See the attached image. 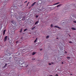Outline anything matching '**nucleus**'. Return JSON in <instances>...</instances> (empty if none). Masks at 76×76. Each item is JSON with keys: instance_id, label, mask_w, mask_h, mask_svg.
I'll use <instances>...</instances> for the list:
<instances>
[{"instance_id": "f257e3e1", "label": "nucleus", "mask_w": 76, "mask_h": 76, "mask_svg": "<svg viewBox=\"0 0 76 76\" xmlns=\"http://www.w3.org/2000/svg\"><path fill=\"white\" fill-rule=\"evenodd\" d=\"M25 62H23V63H19V65L20 66H21V67H23V66H25L26 67H27L28 66V65H27L26 66V64H25Z\"/></svg>"}, {"instance_id": "f03ea898", "label": "nucleus", "mask_w": 76, "mask_h": 76, "mask_svg": "<svg viewBox=\"0 0 76 76\" xmlns=\"http://www.w3.org/2000/svg\"><path fill=\"white\" fill-rule=\"evenodd\" d=\"M14 16H15V18H16V19H18L19 18V19H20V18H21L20 17L18 16V14H14Z\"/></svg>"}, {"instance_id": "7ed1b4c3", "label": "nucleus", "mask_w": 76, "mask_h": 76, "mask_svg": "<svg viewBox=\"0 0 76 76\" xmlns=\"http://www.w3.org/2000/svg\"><path fill=\"white\" fill-rule=\"evenodd\" d=\"M22 39H21L19 40L18 41L16 42V43L17 44L18 42V43H21L22 42Z\"/></svg>"}, {"instance_id": "20e7f679", "label": "nucleus", "mask_w": 76, "mask_h": 76, "mask_svg": "<svg viewBox=\"0 0 76 76\" xmlns=\"http://www.w3.org/2000/svg\"><path fill=\"white\" fill-rule=\"evenodd\" d=\"M11 23L13 24L14 25H16V23L15 22V21L14 20H12L11 21Z\"/></svg>"}, {"instance_id": "39448f33", "label": "nucleus", "mask_w": 76, "mask_h": 76, "mask_svg": "<svg viewBox=\"0 0 76 76\" xmlns=\"http://www.w3.org/2000/svg\"><path fill=\"white\" fill-rule=\"evenodd\" d=\"M7 37H8L7 36H6L4 38V42H6V41L7 40Z\"/></svg>"}, {"instance_id": "423d86ee", "label": "nucleus", "mask_w": 76, "mask_h": 76, "mask_svg": "<svg viewBox=\"0 0 76 76\" xmlns=\"http://www.w3.org/2000/svg\"><path fill=\"white\" fill-rule=\"evenodd\" d=\"M13 9H17L18 8V7L16 6H14L12 7Z\"/></svg>"}, {"instance_id": "0eeeda50", "label": "nucleus", "mask_w": 76, "mask_h": 76, "mask_svg": "<svg viewBox=\"0 0 76 76\" xmlns=\"http://www.w3.org/2000/svg\"><path fill=\"white\" fill-rule=\"evenodd\" d=\"M7 54H8H8H5V55H6V56H10V55H11V54H10V53H7Z\"/></svg>"}, {"instance_id": "6e6552de", "label": "nucleus", "mask_w": 76, "mask_h": 76, "mask_svg": "<svg viewBox=\"0 0 76 76\" xmlns=\"http://www.w3.org/2000/svg\"><path fill=\"white\" fill-rule=\"evenodd\" d=\"M54 28H58V29H61V27H59L58 26H56L54 27Z\"/></svg>"}, {"instance_id": "1a4fd4ad", "label": "nucleus", "mask_w": 76, "mask_h": 76, "mask_svg": "<svg viewBox=\"0 0 76 76\" xmlns=\"http://www.w3.org/2000/svg\"><path fill=\"white\" fill-rule=\"evenodd\" d=\"M35 3H36V2H34V3H33L32 4H31V7L34 6V5H35Z\"/></svg>"}, {"instance_id": "9d476101", "label": "nucleus", "mask_w": 76, "mask_h": 76, "mask_svg": "<svg viewBox=\"0 0 76 76\" xmlns=\"http://www.w3.org/2000/svg\"><path fill=\"white\" fill-rule=\"evenodd\" d=\"M36 53H37L36 52H33L32 53V56H34V55H35V54H36Z\"/></svg>"}, {"instance_id": "9b49d317", "label": "nucleus", "mask_w": 76, "mask_h": 76, "mask_svg": "<svg viewBox=\"0 0 76 76\" xmlns=\"http://www.w3.org/2000/svg\"><path fill=\"white\" fill-rule=\"evenodd\" d=\"M59 3H60L59 2H58V3H57L54 4H53V5H57L58 4H59Z\"/></svg>"}, {"instance_id": "f8f14e48", "label": "nucleus", "mask_w": 76, "mask_h": 76, "mask_svg": "<svg viewBox=\"0 0 76 76\" xmlns=\"http://www.w3.org/2000/svg\"><path fill=\"white\" fill-rule=\"evenodd\" d=\"M6 30H4L3 32V35H4V34H5V32H6Z\"/></svg>"}, {"instance_id": "ddd939ff", "label": "nucleus", "mask_w": 76, "mask_h": 76, "mask_svg": "<svg viewBox=\"0 0 76 76\" xmlns=\"http://www.w3.org/2000/svg\"><path fill=\"white\" fill-rule=\"evenodd\" d=\"M39 21H37L35 23V25H37V24H38V23H39Z\"/></svg>"}, {"instance_id": "4468645a", "label": "nucleus", "mask_w": 76, "mask_h": 76, "mask_svg": "<svg viewBox=\"0 0 76 76\" xmlns=\"http://www.w3.org/2000/svg\"><path fill=\"white\" fill-rule=\"evenodd\" d=\"M71 29H72V30H74L75 31H76V28H72Z\"/></svg>"}, {"instance_id": "2eb2a0df", "label": "nucleus", "mask_w": 76, "mask_h": 76, "mask_svg": "<svg viewBox=\"0 0 76 76\" xmlns=\"http://www.w3.org/2000/svg\"><path fill=\"white\" fill-rule=\"evenodd\" d=\"M22 29H23V28H21V29H20V31H19V32H20V33H21V32H22Z\"/></svg>"}, {"instance_id": "dca6fc26", "label": "nucleus", "mask_w": 76, "mask_h": 76, "mask_svg": "<svg viewBox=\"0 0 76 76\" xmlns=\"http://www.w3.org/2000/svg\"><path fill=\"white\" fill-rule=\"evenodd\" d=\"M25 17H23L22 20H25Z\"/></svg>"}, {"instance_id": "f3484780", "label": "nucleus", "mask_w": 76, "mask_h": 76, "mask_svg": "<svg viewBox=\"0 0 76 76\" xmlns=\"http://www.w3.org/2000/svg\"><path fill=\"white\" fill-rule=\"evenodd\" d=\"M37 39H38V38H36V40L34 41V42L35 43V42H36L37 41Z\"/></svg>"}, {"instance_id": "a211bd4d", "label": "nucleus", "mask_w": 76, "mask_h": 76, "mask_svg": "<svg viewBox=\"0 0 76 76\" xmlns=\"http://www.w3.org/2000/svg\"><path fill=\"white\" fill-rule=\"evenodd\" d=\"M49 37V35L47 36L46 37V39H47V38H48V37Z\"/></svg>"}, {"instance_id": "6ab92c4d", "label": "nucleus", "mask_w": 76, "mask_h": 76, "mask_svg": "<svg viewBox=\"0 0 76 76\" xmlns=\"http://www.w3.org/2000/svg\"><path fill=\"white\" fill-rule=\"evenodd\" d=\"M35 28V27H33V28H32V30H33Z\"/></svg>"}, {"instance_id": "aec40b11", "label": "nucleus", "mask_w": 76, "mask_h": 76, "mask_svg": "<svg viewBox=\"0 0 76 76\" xmlns=\"http://www.w3.org/2000/svg\"><path fill=\"white\" fill-rule=\"evenodd\" d=\"M61 6V4H59L56 6L57 7H59V6Z\"/></svg>"}, {"instance_id": "412c9836", "label": "nucleus", "mask_w": 76, "mask_h": 76, "mask_svg": "<svg viewBox=\"0 0 76 76\" xmlns=\"http://www.w3.org/2000/svg\"><path fill=\"white\" fill-rule=\"evenodd\" d=\"M27 30H28V29L27 28H26L24 30V32H25V31H27Z\"/></svg>"}, {"instance_id": "4be33fe9", "label": "nucleus", "mask_w": 76, "mask_h": 76, "mask_svg": "<svg viewBox=\"0 0 76 76\" xmlns=\"http://www.w3.org/2000/svg\"><path fill=\"white\" fill-rule=\"evenodd\" d=\"M50 27H53V24H52L51 25H50Z\"/></svg>"}, {"instance_id": "5701e85b", "label": "nucleus", "mask_w": 76, "mask_h": 76, "mask_svg": "<svg viewBox=\"0 0 76 76\" xmlns=\"http://www.w3.org/2000/svg\"><path fill=\"white\" fill-rule=\"evenodd\" d=\"M38 17V15H36V18H37Z\"/></svg>"}, {"instance_id": "b1692460", "label": "nucleus", "mask_w": 76, "mask_h": 76, "mask_svg": "<svg viewBox=\"0 0 76 76\" xmlns=\"http://www.w3.org/2000/svg\"><path fill=\"white\" fill-rule=\"evenodd\" d=\"M73 23H76V21H73Z\"/></svg>"}, {"instance_id": "393cba45", "label": "nucleus", "mask_w": 76, "mask_h": 76, "mask_svg": "<svg viewBox=\"0 0 76 76\" xmlns=\"http://www.w3.org/2000/svg\"><path fill=\"white\" fill-rule=\"evenodd\" d=\"M6 11V10L5 9V10H4V11H3V12L4 13V12H5V11Z\"/></svg>"}, {"instance_id": "a878e982", "label": "nucleus", "mask_w": 76, "mask_h": 76, "mask_svg": "<svg viewBox=\"0 0 76 76\" xmlns=\"http://www.w3.org/2000/svg\"><path fill=\"white\" fill-rule=\"evenodd\" d=\"M42 9H43V10L45 9V8H44V7H42Z\"/></svg>"}, {"instance_id": "bb28decb", "label": "nucleus", "mask_w": 76, "mask_h": 76, "mask_svg": "<svg viewBox=\"0 0 76 76\" xmlns=\"http://www.w3.org/2000/svg\"><path fill=\"white\" fill-rule=\"evenodd\" d=\"M70 57H67V59H70Z\"/></svg>"}, {"instance_id": "cd10ccee", "label": "nucleus", "mask_w": 76, "mask_h": 76, "mask_svg": "<svg viewBox=\"0 0 76 76\" xmlns=\"http://www.w3.org/2000/svg\"><path fill=\"white\" fill-rule=\"evenodd\" d=\"M35 58H33L32 59V60H35Z\"/></svg>"}, {"instance_id": "c85d7f7f", "label": "nucleus", "mask_w": 76, "mask_h": 76, "mask_svg": "<svg viewBox=\"0 0 76 76\" xmlns=\"http://www.w3.org/2000/svg\"><path fill=\"white\" fill-rule=\"evenodd\" d=\"M27 1H26L24 2V3H27Z\"/></svg>"}, {"instance_id": "c756f323", "label": "nucleus", "mask_w": 76, "mask_h": 76, "mask_svg": "<svg viewBox=\"0 0 76 76\" xmlns=\"http://www.w3.org/2000/svg\"><path fill=\"white\" fill-rule=\"evenodd\" d=\"M7 66V64H5V66H4V67H5V66Z\"/></svg>"}, {"instance_id": "7c9ffc66", "label": "nucleus", "mask_w": 76, "mask_h": 76, "mask_svg": "<svg viewBox=\"0 0 76 76\" xmlns=\"http://www.w3.org/2000/svg\"><path fill=\"white\" fill-rule=\"evenodd\" d=\"M49 65H51V63L49 64Z\"/></svg>"}, {"instance_id": "2f4dec72", "label": "nucleus", "mask_w": 76, "mask_h": 76, "mask_svg": "<svg viewBox=\"0 0 76 76\" xmlns=\"http://www.w3.org/2000/svg\"><path fill=\"white\" fill-rule=\"evenodd\" d=\"M69 43H72V42H69Z\"/></svg>"}, {"instance_id": "473e14b6", "label": "nucleus", "mask_w": 76, "mask_h": 76, "mask_svg": "<svg viewBox=\"0 0 76 76\" xmlns=\"http://www.w3.org/2000/svg\"><path fill=\"white\" fill-rule=\"evenodd\" d=\"M55 76H58V75H57V74H56V75H55Z\"/></svg>"}, {"instance_id": "72a5a7b5", "label": "nucleus", "mask_w": 76, "mask_h": 76, "mask_svg": "<svg viewBox=\"0 0 76 76\" xmlns=\"http://www.w3.org/2000/svg\"><path fill=\"white\" fill-rule=\"evenodd\" d=\"M28 4H27V6H28Z\"/></svg>"}, {"instance_id": "f704fd0d", "label": "nucleus", "mask_w": 76, "mask_h": 76, "mask_svg": "<svg viewBox=\"0 0 76 76\" xmlns=\"http://www.w3.org/2000/svg\"><path fill=\"white\" fill-rule=\"evenodd\" d=\"M62 64H63V62H62Z\"/></svg>"}, {"instance_id": "c9c22d12", "label": "nucleus", "mask_w": 76, "mask_h": 76, "mask_svg": "<svg viewBox=\"0 0 76 76\" xmlns=\"http://www.w3.org/2000/svg\"><path fill=\"white\" fill-rule=\"evenodd\" d=\"M51 63H52V64H54V63H53V62H52Z\"/></svg>"}, {"instance_id": "e433bc0d", "label": "nucleus", "mask_w": 76, "mask_h": 76, "mask_svg": "<svg viewBox=\"0 0 76 76\" xmlns=\"http://www.w3.org/2000/svg\"><path fill=\"white\" fill-rule=\"evenodd\" d=\"M42 50V49H40V51H41Z\"/></svg>"}, {"instance_id": "4c0bfd02", "label": "nucleus", "mask_w": 76, "mask_h": 76, "mask_svg": "<svg viewBox=\"0 0 76 76\" xmlns=\"http://www.w3.org/2000/svg\"><path fill=\"white\" fill-rule=\"evenodd\" d=\"M65 53H67V52L66 51V52H65Z\"/></svg>"}, {"instance_id": "58836bf2", "label": "nucleus", "mask_w": 76, "mask_h": 76, "mask_svg": "<svg viewBox=\"0 0 76 76\" xmlns=\"http://www.w3.org/2000/svg\"><path fill=\"white\" fill-rule=\"evenodd\" d=\"M71 75H72V74H70Z\"/></svg>"}, {"instance_id": "ea45409f", "label": "nucleus", "mask_w": 76, "mask_h": 76, "mask_svg": "<svg viewBox=\"0 0 76 76\" xmlns=\"http://www.w3.org/2000/svg\"><path fill=\"white\" fill-rule=\"evenodd\" d=\"M50 76H53V75H50Z\"/></svg>"}, {"instance_id": "a19ab883", "label": "nucleus", "mask_w": 76, "mask_h": 76, "mask_svg": "<svg viewBox=\"0 0 76 76\" xmlns=\"http://www.w3.org/2000/svg\"><path fill=\"white\" fill-rule=\"evenodd\" d=\"M57 39H58V38H57Z\"/></svg>"}, {"instance_id": "79ce46f5", "label": "nucleus", "mask_w": 76, "mask_h": 76, "mask_svg": "<svg viewBox=\"0 0 76 76\" xmlns=\"http://www.w3.org/2000/svg\"><path fill=\"white\" fill-rule=\"evenodd\" d=\"M29 2L28 3V4H29Z\"/></svg>"}]
</instances>
